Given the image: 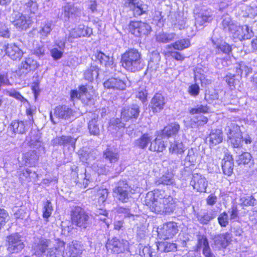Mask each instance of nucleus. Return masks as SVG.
<instances>
[{"instance_id": "obj_18", "label": "nucleus", "mask_w": 257, "mask_h": 257, "mask_svg": "<svg viewBox=\"0 0 257 257\" xmlns=\"http://www.w3.org/2000/svg\"><path fill=\"white\" fill-rule=\"evenodd\" d=\"M104 87L107 89L113 90H123L126 85L123 81L116 78H111L103 83Z\"/></svg>"}, {"instance_id": "obj_3", "label": "nucleus", "mask_w": 257, "mask_h": 257, "mask_svg": "<svg viewBox=\"0 0 257 257\" xmlns=\"http://www.w3.org/2000/svg\"><path fill=\"white\" fill-rule=\"evenodd\" d=\"M71 220L73 224L85 229L90 224V217L80 207H76L72 211Z\"/></svg>"}, {"instance_id": "obj_7", "label": "nucleus", "mask_w": 257, "mask_h": 257, "mask_svg": "<svg viewBox=\"0 0 257 257\" xmlns=\"http://www.w3.org/2000/svg\"><path fill=\"white\" fill-rule=\"evenodd\" d=\"M10 21L19 30H26L32 23V20L30 17H26L18 12H14L12 14Z\"/></svg>"}, {"instance_id": "obj_22", "label": "nucleus", "mask_w": 257, "mask_h": 257, "mask_svg": "<svg viewBox=\"0 0 257 257\" xmlns=\"http://www.w3.org/2000/svg\"><path fill=\"white\" fill-rule=\"evenodd\" d=\"M213 19V13L210 10L201 11L196 18V24L203 26L205 23H209Z\"/></svg>"}, {"instance_id": "obj_60", "label": "nucleus", "mask_w": 257, "mask_h": 257, "mask_svg": "<svg viewBox=\"0 0 257 257\" xmlns=\"http://www.w3.org/2000/svg\"><path fill=\"white\" fill-rule=\"evenodd\" d=\"M9 219L8 212L4 209H0V229L5 225Z\"/></svg>"}, {"instance_id": "obj_45", "label": "nucleus", "mask_w": 257, "mask_h": 257, "mask_svg": "<svg viewBox=\"0 0 257 257\" xmlns=\"http://www.w3.org/2000/svg\"><path fill=\"white\" fill-rule=\"evenodd\" d=\"M149 150L153 152H161L165 149V146L164 141L156 138L153 141H151Z\"/></svg>"}, {"instance_id": "obj_29", "label": "nucleus", "mask_w": 257, "mask_h": 257, "mask_svg": "<svg viewBox=\"0 0 257 257\" xmlns=\"http://www.w3.org/2000/svg\"><path fill=\"white\" fill-rule=\"evenodd\" d=\"M23 159L26 165L33 167L37 164L39 157L35 151H30L24 154Z\"/></svg>"}, {"instance_id": "obj_32", "label": "nucleus", "mask_w": 257, "mask_h": 257, "mask_svg": "<svg viewBox=\"0 0 257 257\" xmlns=\"http://www.w3.org/2000/svg\"><path fill=\"white\" fill-rule=\"evenodd\" d=\"M160 61V54L157 52H153L152 54V57L149 62L147 72L153 73L155 72L158 68L159 62Z\"/></svg>"}, {"instance_id": "obj_30", "label": "nucleus", "mask_w": 257, "mask_h": 257, "mask_svg": "<svg viewBox=\"0 0 257 257\" xmlns=\"http://www.w3.org/2000/svg\"><path fill=\"white\" fill-rule=\"evenodd\" d=\"M208 139L210 146H214L220 144L223 140L222 131L219 129L212 130L208 137Z\"/></svg>"}, {"instance_id": "obj_53", "label": "nucleus", "mask_w": 257, "mask_h": 257, "mask_svg": "<svg viewBox=\"0 0 257 257\" xmlns=\"http://www.w3.org/2000/svg\"><path fill=\"white\" fill-rule=\"evenodd\" d=\"M255 202L252 196H243L240 198L239 204L242 206H253Z\"/></svg>"}, {"instance_id": "obj_36", "label": "nucleus", "mask_w": 257, "mask_h": 257, "mask_svg": "<svg viewBox=\"0 0 257 257\" xmlns=\"http://www.w3.org/2000/svg\"><path fill=\"white\" fill-rule=\"evenodd\" d=\"M222 27L226 32H229L231 34L237 26L232 21L230 17L228 14L224 15L222 17Z\"/></svg>"}, {"instance_id": "obj_57", "label": "nucleus", "mask_w": 257, "mask_h": 257, "mask_svg": "<svg viewBox=\"0 0 257 257\" xmlns=\"http://www.w3.org/2000/svg\"><path fill=\"white\" fill-rule=\"evenodd\" d=\"M236 73L238 75H241L244 73L245 75L251 72V68L246 66L244 63L238 64L236 67Z\"/></svg>"}, {"instance_id": "obj_34", "label": "nucleus", "mask_w": 257, "mask_h": 257, "mask_svg": "<svg viewBox=\"0 0 257 257\" xmlns=\"http://www.w3.org/2000/svg\"><path fill=\"white\" fill-rule=\"evenodd\" d=\"M99 68L95 65H91L84 73V78L89 82H92L97 78L99 75Z\"/></svg>"}, {"instance_id": "obj_19", "label": "nucleus", "mask_w": 257, "mask_h": 257, "mask_svg": "<svg viewBox=\"0 0 257 257\" xmlns=\"http://www.w3.org/2000/svg\"><path fill=\"white\" fill-rule=\"evenodd\" d=\"M54 115L57 118L67 119L73 115V111L67 106L59 105L55 108Z\"/></svg>"}, {"instance_id": "obj_17", "label": "nucleus", "mask_w": 257, "mask_h": 257, "mask_svg": "<svg viewBox=\"0 0 257 257\" xmlns=\"http://www.w3.org/2000/svg\"><path fill=\"white\" fill-rule=\"evenodd\" d=\"M166 102L164 96L160 93H156L151 100V108L154 112H159L163 108Z\"/></svg>"}, {"instance_id": "obj_12", "label": "nucleus", "mask_w": 257, "mask_h": 257, "mask_svg": "<svg viewBox=\"0 0 257 257\" xmlns=\"http://www.w3.org/2000/svg\"><path fill=\"white\" fill-rule=\"evenodd\" d=\"M190 184L197 191L205 192L208 183V181L203 176L196 173L192 175Z\"/></svg>"}, {"instance_id": "obj_9", "label": "nucleus", "mask_w": 257, "mask_h": 257, "mask_svg": "<svg viewBox=\"0 0 257 257\" xmlns=\"http://www.w3.org/2000/svg\"><path fill=\"white\" fill-rule=\"evenodd\" d=\"M124 6L134 12L135 16H141L147 11L148 6L140 0H123Z\"/></svg>"}, {"instance_id": "obj_41", "label": "nucleus", "mask_w": 257, "mask_h": 257, "mask_svg": "<svg viewBox=\"0 0 257 257\" xmlns=\"http://www.w3.org/2000/svg\"><path fill=\"white\" fill-rule=\"evenodd\" d=\"M9 128L14 133L24 134L26 132L25 126L22 121L16 120L13 121Z\"/></svg>"}, {"instance_id": "obj_59", "label": "nucleus", "mask_w": 257, "mask_h": 257, "mask_svg": "<svg viewBox=\"0 0 257 257\" xmlns=\"http://www.w3.org/2000/svg\"><path fill=\"white\" fill-rule=\"evenodd\" d=\"M25 9L28 13L35 14L38 11V6L36 2L29 0L25 4Z\"/></svg>"}, {"instance_id": "obj_24", "label": "nucleus", "mask_w": 257, "mask_h": 257, "mask_svg": "<svg viewBox=\"0 0 257 257\" xmlns=\"http://www.w3.org/2000/svg\"><path fill=\"white\" fill-rule=\"evenodd\" d=\"M6 53L13 60L20 59L23 56L22 51L14 44H9L6 48Z\"/></svg>"}, {"instance_id": "obj_44", "label": "nucleus", "mask_w": 257, "mask_h": 257, "mask_svg": "<svg viewBox=\"0 0 257 257\" xmlns=\"http://www.w3.org/2000/svg\"><path fill=\"white\" fill-rule=\"evenodd\" d=\"M176 36L173 33H165L161 32L157 34L156 36V41L159 43H167L172 41Z\"/></svg>"}, {"instance_id": "obj_38", "label": "nucleus", "mask_w": 257, "mask_h": 257, "mask_svg": "<svg viewBox=\"0 0 257 257\" xmlns=\"http://www.w3.org/2000/svg\"><path fill=\"white\" fill-rule=\"evenodd\" d=\"M231 240V236L229 233L221 234L215 237L214 242L215 244L219 245L220 247L225 248Z\"/></svg>"}, {"instance_id": "obj_49", "label": "nucleus", "mask_w": 257, "mask_h": 257, "mask_svg": "<svg viewBox=\"0 0 257 257\" xmlns=\"http://www.w3.org/2000/svg\"><path fill=\"white\" fill-rule=\"evenodd\" d=\"M88 128L91 135L98 136L100 133V129L97 123V118H93L89 121Z\"/></svg>"}, {"instance_id": "obj_35", "label": "nucleus", "mask_w": 257, "mask_h": 257, "mask_svg": "<svg viewBox=\"0 0 257 257\" xmlns=\"http://www.w3.org/2000/svg\"><path fill=\"white\" fill-rule=\"evenodd\" d=\"M27 141L29 142V145L34 149H38L42 146L39 133L37 131L31 132L27 138Z\"/></svg>"}, {"instance_id": "obj_20", "label": "nucleus", "mask_w": 257, "mask_h": 257, "mask_svg": "<svg viewBox=\"0 0 257 257\" xmlns=\"http://www.w3.org/2000/svg\"><path fill=\"white\" fill-rule=\"evenodd\" d=\"M234 162L232 156L225 154L222 161V168L224 174L230 176L233 171Z\"/></svg>"}, {"instance_id": "obj_40", "label": "nucleus", "mask_w": 257, "mask_h": 257, "mask_svg": "<svg viewBox=\"0 0 257 257\" xmlns=\"http://www.w3.org/2000/svg\"><path fill=\"white\" fill-rule=\"evenodd\" d=\"M80 99L85 103H87L88 101H90L92 98L93 92L92 90L88 91L87 88L84 85H82L79 87Z\"/></svg>"}, {"instance_id": "obj_42", "label": "nucleus", "mask_w": 257, "mask_h": 257, "mask_svg": "<svg viewBox=\"0 0 257 257\" xmlns=\"http://www.w3.org/2000/svg\"><path fill=\"white\" fill-rule=\"evenodd\" d=\"M103 157L110 163H115L119 159V155L115 151L107 149L103 153Z\"/></svg>"}, {"instance_id": "obj_55", "label": "nucleus", "mask_w": 257, "mask_h": 257, "mask_svg": "<svg viewBox=\"0 0 257 257\" xmlns=\"http://www.w3.org/2000/svg\"><path fill=\"white\" fill-rule=\"evenodd\" d=\"M197 157V150L191 148L188 150L185 160L191 164H194L196 162Z\"/></svg>"}, {"instance_id": "obj_31", "label": "nucleus", "mask_w": 257, "mask_h": 257, "mask_svg": "<svg viewBox=\"0 0 257 257\" xmlns=\"http://www.w3.org/2000/svg\"><path fill=\"white\" fill-rule=\"evenodd\" d=\"M153 137L151 134L144 133L139 138L135 140V145L139 148L144 149L151 143Z\"/></svg>"}, {"instance_id": "obj_47", "label": "nucleus", "mask_w": 257, "mask_h": 257, "mask_svg": "<svg viewBox=\"0 0 257 257\" xmlns=\"http://www.w3.org/2000/svg\"><path fill=\"white\" fill-rule=\"evenodd\" d=\"M43 217L48 219L52 214L53 210L52 203L50 200H46L42 202Z\"/></svg>"}, {"instance_id": "obj_54", "label": "nucleus", "mask_w": 257, "mask_h": 257, "mask_svg": "<svg viewBox=\"0 0 257 257\" xmlns=\"http://www.w3.org/2000/svg\"><path fill=\"white\" fill-rule=\"evenodd\" d=\"M251 155L248 152H244L238 155L236 159V162L238 165H245L248 164L251 159Z\"/></svg>"}, {"instance_id": "obj_39", "label": "nucleus", "mask_w": 257, "mask_h": 257, "mask_svg": "<svg viewBox=\"0 0 257 257\" xmlns=\"http://www.w3.org/2000/svg\"><path fill=\"white\" fill-rule=\"evenodd\" d=\"M225 131L228 138L241 133L239 126L235 122L231 121L227 122Z\"/></svg>"}, {"instance_id": "obj_6", "label": "nucleus", "mask_w": 257, "mask_h": 257, "mask_svg": "<svg viewBox=\"0 0 257 257\" xmlns=\"http://www.w3.org/2000/svg\"><path fill=\"white\" fill-rule=\"evenodd\" d=\"M7 250L11 253H17L24 248L25 244L18 233H14L7 238Z\"/></svg>"}, {"instance_id": "obj_21", "label": "nucleus", "mask_w": 257, "mask_h": 257, "mask_svg": "<svg viewBox=\"0 0 257 257\" xmlns=\"http://www.w3.org/2000/svg\"><path fill=\"white\" fill-rule=\"evenodd\" d=\"M140 113L139 107L133 104L127 109H124L121 112V118L123 121H127L132 118H137Z\"/></svg>"}, {"instance_id": "obj_14", "label": "nucleus", "mask_w": 257, "mask_h": 257, "mask_svg": "<svg viewBox=\"0 0 257 257\" xmlns=\"http://www.w3.org/2000/svg\"><path fill=\"white\" fill-rule=\"evenodd\" d=\"M92 33V29L90 28H85L84 25H79L72 29L68 37V41L72 42L73 40L81 37L90 36Z\"/></svg>"}, {"instance_id": "obj_8", "label": "nucleus", "mask_w": 257, "mask_h": 257, "mask_svg": "<svg viewBox=\"0 0 257 257\" xmlns=\"http://www.w3.org/2000/svg\"><path fill=\"white\" fill-rule=\"evenodd\" d=\"M179 231L177 223L175 222H169L158 228V235L160 239L164 240L172 238Z\"/></svg>"}, {"instance_id": "obj_46", "label": "nucleus", "mask_w": 257, "mask_h": 257, "mask_svg": "<svg viewBox=\"0 0 257 257\" xmlns=\"http://www.w3.org/2000/svg\"><path fill=\"white\" fill-rule=\"evenodd\" d=\"M158 249L161 252L174 251L177 248L176 244L168 242H160L157 245Z\"/></svg>"}, {"instance_id": "obj_28", "label": "nucleus", "mask_w": 257, "mask_h": 257, "mask_svg": "<svg viewBox=\"0 0 257 257\" xmlns=\"http://www.w3.org/2000/svg\"><path fill=\"white\" fill-rule=\"evenodd\" d=\"M54 25L51 21H45L39 27V33L41 39H45L53 29Z\"/></svg>"}, {"instance_id": "obj_48", "label": "nucleus", "mask_w": 257, "mask_h": 257, "mask_svg": "<svg viewBox=\"0 0 257 257\" xmlns=\"http://www.w3.org/2000/svg\"><path fill=\"white\" fill-rule=\"evenodd\" d=\"M170 45H172V48H173L175 50L182 51L190 46V42L187 39H181Z\"/></svg>"}, {"instance_id": "obj_33", "label": "nucleus", "mask_w": 257, "mask_h": 257, "mask_svg": "<svg viewBox=\"0 0 257 257\" xmlns=\"http://www.w3.org/2000/svg\"><path fill=\"white\" fill-rule=\"evenodd\" d=\"M95 58L101 65H104L106 68H112L113 61L112 57H110L101 52H98L96 53Z\"/></svg>"}, {"instance_id": "obj_1", "label": "nucleus", "mask_w": 257, "mask_h": 257, "mask_svg": "<svg viewBox=\"0 0 257 257\" xmlns=\"http://www.w3.org/2000/svg\"><path fill=\"white\" fill-rule=\"evenodd\" d=\"M164 191L148 192L145 198V204L150 210L156 213H170L175 208V200L171 196H164Z\"/></svg>"}, {"instance_id": "obj_27", "label": "nucleus", "mask_w": 257, "mask_h": 257, "mask_svg": "<svg viewBox=\"0 0 257 257\" xmlns=\"http://www.w3.org/2000/svg\"><path fill=\"white\" fill-rule=\"evenodd\" d=\"M169 150V153L172 154L182 155L185 150V146L181 141L175 140L170 142Z\"/></svg>"}, {"instance_id": "obj_51", "label": "nucleus", "mask_w": 257, "mask_h": 257, "mask_svg": "<svg viewBox=\"0 0 257 257\" xmlns=\"http://www.w3.org/2000/svg\"><path fill=\"white\" fill-rule=\"evenodd\" d=\"M60 245L61 247H59V249L56 248H50L48 252V257H64L62 253L63 248L64 247V243L63 242H60Z\"/></svg>"}, {"instance_id": "obj_37", "label": "nucleus", "mask_w": 257, "mask_h": 257, "mask_svg": "<svg viewBox=\"0 0 257 257\" xmlns=\"http://www.w3.org/2000/svg\"><path fill=\"white\" fill-rule=\"evenodd\" d=\"M180 128V125L176 123H172L165 126L162 131V135L170 137L176 135Z\"/></svg>"}, {"instance_id": "obj_2", "label": "nucleus", "mask_w": 257, "mask_h": 257, "mask_svg": "<svg viewBox=\"0 0 257 257\" xmlns=\"http://www.w3.org/2000/svg\"><path fill=\"white\" fill-rule=\"evenodd\" d=\"M121 62L126 70L132 72L138 71L144 67L141 53L134 49L128 50L122 55Z\"/></svg>"}, {"instance_id": "obj_26", "label": "nucleus", "mask_w": 257, "mask_h": 257, "mask_svg": "<svg viewBox=\"0 0 257 257\" xmlns=\"http://www.w3.org/2000/svg\"><path fill=\"white\" fill-rule=\"evenodd\" d=\"M174 177V175L172 172L167 171L155 181L156 184L157 185L161 184L164 185H174L175 179Z\"/></svg>"}, {"instance_id": "obj_16", "label": "nucleus", "mask_w": 257, "mask_h": 257, "mask_svg": "<svg viewBox=\"0 0 257 257\" xmlns=\"http://www.w3.org/2000/svg\"><path fill=\"white\" fill-rule=\"evenodd\" d=\"M232 34L234 38L238 39L245 40L249 39L253 35V32L250 30L247 26H237L234 29Z\"/></svg>"}, {"instance_id": "obj_56", "label": "nucleus", "mask_w": 257, "mask_h": 257, "mask_svg": "<svg viewBox=\"0 0 257 257\" xmlns=\"http://www.w3.org/2000/svg\"><path fill=\"white\" fill-rule=\"evenodd\" d=\"M233 148H239L241 146L243 137L241 133L228 138Z\"/></svg>"}, {"instance_id": "obj_43", "label": "nucleus", "mask_w": 257, "mask_h": 257, "mask_svg": "<svg viewBox=\"0 0 257 257\" xmlns=\"http://www.w3.org/2000/svg\"><path fill=\"white\" fill-rule=\"evenodd\" d=\"M166 49V51L165 52V54L166 56H170L176 60L181 62L184 60L185 57L180 52L173 50L172 45H167Z\"/></svg>"}, {"instance_id": "obj_58", "label": "nucleus", "mask_w": 257, "mask_h": 257, "mask_svg": "<svg viewBox=\"0 0 257 257\" xmlns=\"http://www.w3.org/2000/svg\"><path fill=\"white\" fill-rule=\"evenodd\" d=\"M209 107L207 105L198 104L195 108H192L189 112L192 114L199 113H207L208 112Z\"/></svg>"}, {"instance_id": "obj_25", "label": "nucleus", "mask_w": 257, "mask_h": 257, "mask_svg": "<svg viewBox=\"0 0 257 257\" xmlns=\"http://www.w3.org/2000/svg\"><path fill=\"white\" fill-rule=\"evenodd\" d=\"M51 241L45 238H41L33 246L35 253L40 255L44 253L46 249L51 246Z\"/></svg>"}, {"instance_id": "obj_15", "label": "nucleus", "mask_w": 257, "mask_h": 257, "mask_svg": "<svg viewBox=\"0 0 257 257\" xmlns=\"http://www.w3.org/2000/svg\"><path fill=\"white\" fill-rule=\"evenodd\" d=\"M77 139L69 136H62L57 137L51 141V144L53 146H70L73 152L75 148V143Z\"/></svg>"}, {"instance_id": "obj_11", "label": "nucleus", "mask_w": 257, "mask_h": 257, "mask_svg": "<svg viewBox=\"0 0 257 257\" xmlns=\"http://www.w3.org/2000/svg\"><path fill=\"white\" fill-rule=\"evenodd\" d=\"M38 62L32 58H27L23 61L19 67L18 74L21 76H25L31 71H35L38 67Z\"/></svg>"}, {"instance_id": "obj_13", "label": "nucleus", "mask_w": 257, "mask_h": 257, "mask_svg": "<svg viewBox=\"0 0 257 257\" xmlns=\"http://www.w3.org/2000/svg\"><path fill=\"white\" fill-rule=\"evenodd\" d=\"M212 43L213 48L216 54H219L222 53L229 55L232 51L231 46L221 39L213 36L212 38Z\"/></svg>"}, {"instance_id": "obj_5", "label": "nucleus", "mask_w": 257, "mask_h": 257, "mask_svg": "<svg viewBox=\"0 0 257 257\" xmlns=\"http://www.w3.org/2000/svg\"><path fill=\"white\" fill-rule=\"evenodd\" d=\"M129 244V242L126 240H120L116 237H113L107 240L106 247L108 251L118 254L125 250H128Z\"/></svg>"}, {"instance_id": "obj_63", "label": "nucleus", "mask_w": 257, "mask_h": 257, "mask_svg": "<svg viewBox=\"0 0 257 257\" xmlns=\"http://www.w3.org/2000/svg\"><path fill=\"white\" fill-rule=\"evenodd\" d=\"M36 109L31 107L27 108L26 114L28 118L26 120L27 125H31L34 122L33 114L35 113Z\"/></svg>"}, {"instance_id": "obj_23", "label": "nucleus", "mask_w": 257, "mask_h": 257, "mask_svg": "<svg viewBox=\"0 0 257 257\" xmlns=\"http://www.w3.org/2000/svg\"><path fill=\"white\" fill-rule=\"evenodd\" d=\"M83 250L80 243L73 241L68 246V253L70 257H80Z\"/></svg>"}, {"instance_id": "obj_64", "label": "nucleus", "mask_w": 257, "mask_h": 257, "mask_svg": "<svg viewBox=\"0 0 257 257\" xmlns=\"http://www.w3.org/2000/svg\"><path fill=\"white\" fill-rule=\"evenodd\" d=\"M198 247H203V249L210 248L207 238L204 236H200L198 240Z\"/></svg>"}, {"instance_id": "obj_10", "label": "nucleus", "mask_w": 257, "mask_h": 257, "mask_svg": "<svg viewBox=\"0 0 257 257\" xmlns=\"http://www.w3.org/2000/svg\"><path fill=\"white\" fill-rule=\"evenodd\" d=\"M130 29L131 33L136 36L147 35L151 31V27L148 24L139 21L132 22Z\"/></svg>"}, {"instance_id": "obj_52", "label": "nucleus", "mask_w": 257, "mask_h": 257, "mask_svg": "<svg viewBox=\"0 0 257 257\" xmlns=\"http://www.w3.org/2000/svg\"><path fill=\"white\" fill-rule=\"evenodd\" d=\"M79 11L78 8L70 4H67L64 7V15L68 19L70 18V15L76 14Z\"/></svg>"}, {"instance_id": "obj_62", "label": "nucleus", "mask_w": 257, "mask_h": 257, "mask_svg": "<svg viewBox=\"0 0 257 257\" xmlns=\"http://www.w3.org/2000/svg\"><path fill=\"white\" fill-rule=\"evenodd\" d=\"M97 195L98 196L99 203L102 204L107 197L108 191L106 189H99L97 191Z\"/></svg>"}, {"instance_id": "obj_50", "label": "nucleus", "mask_w": 257, "mask_h": 257, "mask_svg": "<svg viewBox=\"0 0 257 257\" xmlns=\"http://www.w3.org/2000/svg\"><path fill=\"white\" fill-rule=\"evenodd\" d=\"M191 127H198L203 126L208 122V118L204 115H199L191 120Z\"/></svg>"}, {"instance_id": "obj_61", "label": "nucleus", "mask_w": 257, "mask_h": 257, "mask_svg": "<svg viewBox=\"0 0 257 257\" xmlns=\"http://www.w3.org/2000/svg\"><path fill=\"white\" fill-rule=\"evenodd\" d=\"M229 219L228 214L225 212L221 213L218 217V223L221 227H226L228 224Z\"/></svg>"}, {"instance_id": "obj_4", "label": "nucleus", "mask_w": 257, "mask_h": 257, "mask_svg": "<svg viewBox=\"0 0 257 257\" xmlns=\"http://www.w3.org/2000/svg\"><path fill=\"white\" fill-rule=\"evenodd\" d=\"M131 188L126 182H118L113 189V196L120 201L127 202L131 198Z\"/></svg>"}]
</instances>
